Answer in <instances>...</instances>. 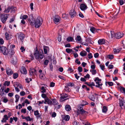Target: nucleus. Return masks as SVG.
Returning a JSON list of instances; mask_svg holds the SVG:
<instances>
[{"instance_id": "19", "label": "nucleus", "mask_w": 125, "mask_h": 125, "mask_svg": "<svg viewBox=\"0 0 125 125\" xmlns=\"http://www.w3.org/2000/svg\"><path fill=\"white\" fill-rule=\"evenodd\" d=\"M44 103L45 104H46V103L48 104H52V102L51 100H50L48 98H47L46 99H44Z\"/></svg>"}, {"instance_id": "52", "label": "nucleus", "mask_w": 125, "mask_h": 125, "mask_svg": "<svg viewBox=\"0 0 125 125\" xmlns=\"http://www.w3.org/2000/svg\"><path fill=\"white\" fill-rule=\"evenodd\" d=\"M102 80L101 79H99V78L98 77H96L95 78V79L94 80V81H98L99 82H100Z\"/></svg>"}, {"instance_id": "12", "label": "nucleus", "mask_w": 125, "mask_h": 125, "mask_svg": "<svg viewBox=\"0 0 125 125\" xmlns=\"http://www.w3.org/2000/svg\"><path fill=\"white\" fill-rule=\"evenodd\" d=\"M76 13L75 11L74 10H70L69 13V14L71 16V18H73L76 15Z\"/></svg>"}, {"instance_id": "64", "label": "nucleus", "mask_w": 125, "mask_h": 125, "mask_svg": "<svg viewBox=\"0 0 125 125\" xmlns=\"http://www.w3.org/2000/svg\"><path fill=\"white\" fill-rule=\"evenodd\" d=\"M33 3H31L30 4V8L31 10H33Z\"/></svg>"}, {"instance_id": "54", "label": "nucleus", "mask_w": 125, "mask_h": 125, "mask_svg": "<svg viewBox=\"0 0 125 125\" xmlns=\"http://www.w3.org/2000/svg\"><path fill=\"white\" fill-rule=\"evenodd\" d=\"M26 109L25 108L24 109H22L21 110V112L22 113H23L24 114H25L26 113Z\"/></svg>"}, {"instance_id": "33", "label": "nucleus", "mask_w": 125, "mask_h": 125, "mask_svg": "<svg viewBox=\"0 0 125 125\" xmlns=\"http://www.w3.org/2000/svg\"><path fill=\"white\" fill-rule=\"evenodd\" d=\"M66 51L68 53H70L71 52H73L72 50L70 48L66 49Z\"/></svg>"}, {"instance_id": "53", "label": "nucleus", "mask_w": 125, "mask_h": 125, "mask_svg": "<svg viewBox=\"0 0 125 125\" xmlns=\"http://www.w3.org/2000/svg\"><path fill=\"white\" fill-rule=\"evenodd\" d=\"M56 113L55 112H54L52 114V117H54L56 116Z\"/></svg>"}, {"instance_id": "10", "label": "nucleus", "mask_w": 125, "mask_h": 125, "mask_svg": "<svg viewBox=\"0 0 125 125\" xmlns=\"http://www.w3.org/2000/svg\"><path fill=\"white\" fill-rule=\"evenodd\" d=\"M88 8L87 5L84 4L82 3L80 6V8L82 11H84Z\"/></svg>"}, {"instance_id": "22", "label": "nucleus", "mask_w": 125, "mask_h": 125, "mask_svg": "<svg viewBox=\"0 0 125 125\" xmlns=\"http://www.w3.org/2000/svg\"><path fill=\"white\" fill-rule=\"evenodd\" d=\"M87 54V52L84 51H81L80 53V55L81 56L83 57L85 56Z\"/></svg>"}, {"instance_id": "62", "label": "nucleus", "mask_w": 125, "mask_h": 125, "mask_svg": "<svg viewBox=\"0 0 125 125\" xmlns=\"http://www.w3.org/2000/svg\"><path fill=\"white\" fill-rule=\"evenodd\" d=\"M100 67L101 69L102 70H104V65H100Z\"/></svg>"}, {"instance_id": "21", "label": "nucleus", "mask_w": 125, "mask_h": 125, "mask_svg": "<svg viewBox=\"0 0 125 125\" xmlns=\"http://www.w3.org/2000/svg\"><path fill=\"white\" fill-rule=\"evenodd\" d=\"M21 72L23 74H26L27 73V70L24 67H22Z\"/></svg>"}, {"instance_id": "49", "label": "nucleus", "mask_w": 125, "mask_h": 125, "mask_svg": "<svg viewBox=\"0 0 125 125\" xmlns=\"http://www.w3.org/2000/svg\"><path fill=\"white\" fill-rule=\"evenodd\" d=\"M88 58L90 59H91L93 58V56L92 55V54L91 53H89L88 55Z\"/></svg>"}, {"instance_id": "23", "label": "nucleus", "mask_w": 125, "mask_h": 125, "mask_svg": "<svg viewBox=\"0 0 125 125\" xmlns=\"http://www.w3.org/2000/svg\"><path fill=\"white\" fill-rule=\"evenodd\" d=\"M65 109L67 111H69L71 110V107L70 105H66L65 106Z\"/></svg>"}, {"instance_id": "39", "label": "nucleus", "mask_w": 125, "mask_h": 125, "mask_svg": "<svg viewBox=\"0 0 125 125\" xmlns=\"http://www.w3.org/2000/svg\"><path fill=\"white\" fill-rule=\"evenodd\" d=\"M90 72L92 73V75H95L96 73V71L95 70H90Z\"/></svg>"}, {"instance_id": "5", "label": "nucleus", "mask_w": 125, "mask_h": 125, "mask_svg": "<svg viewBox=\"0 0 125 125\" xmlns=\"http://www.w3.org/2000/svg\"><path fill=\"white\" fill-rule=\"evenodd\" d=\"M0 52H1L4 55H7L8 54V50L5 47L1 46L0 47Z\"/></svg>"}, {"instance_id": "57", "label": "nucleus", "mask_w": 125, "mask_h": 125, "mask_svg": "<svg viewBox=\"0 0 125 125\" xmlns=\"http://www.w3.org/2000/svg\"><path fill=\"white\" fill-rule=\"evenodd\" d=\"M99 55V54L98 53H96L94 54V57L95 58H98Z\"/></svg>"}, {"instance_id": "47", "label": "nucleus", "mask_w": 125, "mask_h": 125, "mask_svg": "<svg viewBox=\"0 0 125 125\" xmlns=\"http://www.w3.org/2000/svg\"><path fill=\"white\" fill-rule=\"evenodd\" d=\"M76 39L77 41H80L81 40V36L79 35L77 36L76 38Z\"/></svg>"}, {"instance_id": "31", "label": "nucleus", "mask_w": 125, "mask_h": 125, "mask_svg": "<svg viewBox=\"0 0 125 125\" xmlns=\"http://www.w3.org/2000/svg\"><path fill=\"white\" fill-rule=\"evenodd\" d=\"M106 83H107L110 86H112L114 85V83L113 82H106L105 84L106 86H107Z\"/></svg>"}, {"instance_id": "27", "label": "nucleus", "mask_w": 125, "mask_h": 125, "mask_svg": "<svg viewBox=\"0 0 125 125\" xmlns=\"http://www.w3.org/2000/svg\"><path fill=\"white\" fill-rule=\"evenodd\" d=\"M52 104L54 105H57V103H58L56 101V99H52Z\"/></svg>"}, {"instance_id": "16", "label": "nucleus", "mask_w": 125, "mask_h": 125, "mask_svg": "<svg viewBox=\"0 0 125 125\" xmlns=\"http://www.w3.org/2000/svg\"><path fill=\"white\" fill-rule=\"evenodd\" d=\"M8 120V115H7L5 114L4 115L3 117L2 118V119L1 120V122L3 123L6 122V121Z\"/></svg>"}, {"instance_id": "18", "label": "nucleus", "mask_w": 125, "mask_h": 125, "mask_svg": "<svg viewBox=\"0 0 125 125\" xmlns=\"http://www.w3.org/2000/svg\"><path fill=\"white\" fill-rule=\"evenodd\" d=\"M13 6H9L7 9H5L4 12L5 13H8L10 11V10L13 9Z\"/></svg>"}, {"instance_id": "26", "label": "nucleus", "mask_w": 125, "mask_h": 125, "mask_svg": "<svg viewBox=\"0 0 125 125\" xmlns=\"http://www.w3.org/2000/svg\"><path fill=\"white\" fill-rule=\"evenodd\" d=\"M99 30V29H96L94 27H92L91 28L90 30L91 32L94 33L95 32L97 31V30Z\"/></svg>"}, {"instance_id": "7", "label": "nucleus", "mask_w": 125, "mask_h": 125, "mask_svg": "<svg viewBox=\"0 0 125 125\" xmlns=\"http://www.w3.org/2000/svg\"><path fill=\"white\" fill-rule=\"evenodd\" d=\"M85 41L86 42L85 43L83 42L82 44L84 45L87 46L88 45V43L92 44L91 39L89 37L86 38Z\"/></svg>"}, {"instance_id": "30", "label": "nucleus", "mask_w": 125, "mask_h": 125, "mask_svg": "<svg viewBox=\"0 0 125 125\" xmlns=\"http://www.w3.org/2000/svg\"><path fill=\"white\" fill-rule=\"evenodd\" d=\"M70 117L69 115H66L65 116L64 118V120H65L66 121H68L69 120Z\"/></svg>"}, {"instance_id": "11", "label": "nucleus", "mask_w": 125, "mask_h": 125, "mask_svg": "<svg viewBox=\"0 0 125 125\" xmlns=\"http://www.w3.org/2000/svg\"><path fill=\"white\" fill-rule=\"evenodd\" d=\"M17 61V58L16 56H14L11 60V63L13 65H15Z\"/></svg>"}, {"instance_id": "56", "label": "nucleus", "mask_w": 125, "mask_h": 125, "mask_svg": "<svg viewBox=\"0 0 125 125\" xmlns=\"http://www.w3.org/2000/svg\"><path fill=\"white\" fill-rule=\"evenodd\" d=\"M4 43V41L3 39L2 38L0 39V44H3Z\"/></svg>"}, {"instance_id": "43", "label": "nucleus", "mask_w": 125, "mask_h": 125, "mask_svg": "<svg viewBox=\"0 0 125 125\" xmlns=\"http://www.w3.org/2000/svg\"><path fill=\"white\" fill-rule=\"evenodd\" d=\"M62 17L64 19H65L67 17V15L66 14H63L62 15Z\"/></svg>"}, {"instance_id": "36", "label": "nucleus", "mask_w": 125, "mask_h": 125, "mask_svg": "<svg viewBox=\"0 0 125 125\" xmlns=\"http://www.w3.org/2000/svg\"><path fill=\"white\" fill-rule=\"evenodd\" d=\"M10 82L9 81H5L4 84V86H8L10 85Z\"/></svg>"}, {"instance_id": "37", "label": "nucleus", "mask_w": 125, "mask_h": 125, "mask_svg": "<svg viewBox=\"0 0 125 125\" xmlns=\"http://www.w3.org/2000/svg\"><path fill=\"white\" fill-rule=\"evenodd\" d=\"M61 99H60V101L61 102H62L67 99H68V98H67L66 99H65L63 97V95L61 96V97L60 98Z\"/></svg>"}, {"instance_id": "15", "label": "nucleus", "mask_w": 125, "mask_h": 125, "mask_svg": "<svg viewBox=\"0 0 125 125\" xmlns=\"http://www.w3.org/2000/svg\"><path fill=\"white\" fill-rule=\"evenodd\" d=\"M119 104L120 107H121L124 105V104L125 103V101L123 98L121 99H119Z\"/></svg>"}, {"instance_id": "1", "label": "nucleus", "mask_w": 125, "mask_h": 125, "mask_svg": "<svg viewBox=\"0 0 125 125\" xmlns=\"http://www.w3.org/2000/svg\"><path fill=\"white\" fill-rule=\"evenodd\" d=\"M30 24L31 26H34L36 28H38L42 25L43 20L40 16H38L36 19H28Z\"/></svg>"}, {"instance_id": "25", "label": "nucleus", "mask_w": 125, "mask_h": 125, "mask_svg": "<svg viewBox=\"0 0 125 125\" xmlns=\"http://www.w3.org/2000/svg\"><path fill=\"white\" fill-rule=\"evenodd\" d=\"M107 110V108L106 106H104L103 107V108L102 109L103 112L105 113L106 112Z\"/></svg>"}, {"instance_id": "13", "label": "nucleus", "mask_w": 125, "mask_h": 125, "mask_svg": "<svg viewBox=\"0 0 125 125\" xmlns=\"http://www.w3.org/2000/svg\"><path fill=\"white\" fill-rule=\"evenodd\" d=\"M6 72L7 74L8 75L12 74L13 72L12 70L9 68H6Z\"/></svg>"}, {"instance_id": "40", "label": "nucleus", "mask_w": 125, "mask_h": 125, "mask_svg": "<svg viewBox=\"0 0 125 125\" xmlns=\"http://www.w3.org/2000/svg\"><path fill=\"white\" fill-rule=\"evenodd\" d=\"M124 1L123 0H120L119 1V3L121 5H123L124 3H125V0H124Z\"/></svg>"}, {"instance_id": "51", "label": "nucleus", "mask_w": 125, "mask_h": 125, "mask_svg": "<svg viewBox=\"0 0 125 125\" xmlns=\"http://www.w3.org/2000/svg\"><path fill=\"white\" fill-rule=\"evenodd\" d=\"M88 104V103L87 102L84 101H82V105L83 106L85 105H87Z\"/></svg>"}, {"instance_id": "34", "label": "nucleus", "mask_w": 125, "mask_h": 125, "mask_svg": "<svg viewBox=\"0 0 125 125\" xmlns=\"http://www.w3.org/2000/svg\"><path fill=\"white\" fill-rule=\"evenodd\" d=\"M107 57L110 60H112L114 58V56L113 55L108 54L107 55Z\"/></svg>"}, {"instance_id": "6", "label": "nucleus", "mask_w": 125, "mask_h": 125, "mask_svg": "<svg viewBox=\"0 0 125 125\" xmlns=\"http://www.w3.org/2000/svg\"><path fill=\"white\" fill-rule=\"evenodd\" d=\"M18 38L20 39L22 42L23 41V39L25 38L24 34L21 32L17 33Z\"/></svg>"}, {"instance_id": "2", "label": "nucleus", "mask_w": 125, "mask_h": 125, "mask_svg": "<svg viewBox=\"0 0 125 125\" xmlns=\"http://www.w3.org/2000/svg\"><path fill=\"white\" fill-rule=\"evenodd\" d=\"M35 52L34 53V55L36 59H42L44 55L43 51L40 50L38 51L37 48H36Z\"/></svg>"}, {"instance_id": "24", "label": "nucleus", "mask_w": 125, "mask_h": 125, "mask_svg": "<svg viewBox=\"0 0 125 125\" xmlns=\"http://www.w3.org/2000/svg\"><path fill=\"white\" fill-rule=\"evenodd\" d=\"M14 83L15 85L17 86V87H19L20 89L22 88V85L19 82H16Z\"/></svg>"}, {"instance_id": "29", "label": "nucleus", "mask_w": 125, "mask_h": 125, "mask_svg": "<svg viewBox=\"0 0 125 125\" xmlns=\"http://www.w3.org/2000/svg\"><path fill=\"white\" fill-rule=\"evenodd\" d=\"M9 53L10 54V57H12V55L14 54V51L13 49L11 50L10 52H8V53Z\"/></svg>"}, {"instance_id": "4", "label": "nucleus", "mask_w": 125, "mask_h": 125, "mask_svg": "<svg viewBox=\"0 0 125 125\" xmlns=\"http://www.w3.org/2000/svg\"><path fill=\"white\" fill-rule=\"evenodd\" d=\"M88 114V112L84 110L83 109H78L77 110V115L81 114L85 116L87 115Z\"/></svg>"}, {"instance_id": "42", "label": "nucleus", "mask_w": 125, "mask_h": 125, "mask_svg": "<svg viewBox=\"0 0 125 125\" xmlns=\"http://www.w3.org/2000/svg\"><path fill=\"white\" fill-rule=\"evenodd\" d=\"M26 120L27 121H31L32 120V119L29 116H28L27 117H26Z\"/></svg>"}, {"instance_id": "61", "label": "nucleus", "mask_w": 125, "mask_h": 125, "mask_svg": "<svg viewBox=\"0 0 125 125\" xmlns=\"http://www.w3.org/2000/svg\"><path fill=\"white\" fill-rule=\"evenodd\" d=\"M28 17L26 15H23L22 16V18L23 19L26 20Z\"/></svg>"}, {"instance_id": "46", "label": "nucleus", "mask_w": 125, "mask_h": 125, "mask_svg": "<svg viewBox=\"0 0 125 125\" xmlns=\"http://www.w3.org/2000/svg\"><path fill=\"white\" fill-rule=\"evenodd\" d=\"M39 111L38 110L34 111V114L35 116L37 115H39Z\"/></svg>"}, {"instance_id": "58", "label": "nucleus", "mask_w": 125, "mask_h": 125, "mask_svg": "<svg viewBox=\"0 0 125 125\" xmlns=\"http://www.w3.org/2000/svg\"><path fill=\"white\" fill-rule=\"evenodd\" d=\"M114 51L115 53H118L119 52L120 50L119 49H115L114 50Z\"/></svg>"}, {"instance_id": "8", "label": "nucleus", "mask_w": 125, "mask_h": 125, "mask_svg": "<svg viewBox=\"0 0 125 125\" xmlns=\"http://www.w3.org/2000/svg\"><path fill=\"white\" fill-rule=\"evenodd\" d=\"M30 75H36V70L32 68H30L29 70Z\"/></svg>"}, {"instance_id": "14", "label": "nucleus", "mask_w": 125, "mask_h": 125, "mask_svg": "<svg viewBox=\"0 0 125 125\" xmlns=\"http://www.w3.org/2000/svg\"><path fill=\"white\" fill-rule=\"evenodd\" d=\"M59 17L58 16L56 15L54 16L53 20L55 24H56L59 22Z\"/></svg>"}, {"instance_id": "17", "label": "nucleus", "mask_w": 125, "mask_h": 125, "mask_svg": "<svg viewBox=\"0 0 125 125\" xmlns=\"http://www.w3.org/2000/svg\"><path fill=\"white\" fill-rule=\"evenodd\" d=\"M43 48L44 50V54H46L47 53L48 51H49V48L48 46H43Z\"/></svg>"}, {"instance_id": "32", "label": "nucleus", "mask_w": 125, "mask_h": 125, "mask_svg": "<svg viewBox=\"0 0 125 125\" xmlns=\"http://www.w3.org/2000/svg\"><path fill=\"white\" fill-rule=\"evenodd\" d=\"M18 74L17 73H14L13 74V78L14 79H16L18 77Z\"/></svg>"}, {"instance_id": "50", "label": "nucleus", "mask_w": 125, "mask_h": 125, "mask_svg": "<svg viewBox=\"0 0 125 125\" xmlns=\"http://www.w3.org/2000/svg\"><path fill=\"white\" fill-rule=\"evenodd\" d=\"M74 84L73 83H68L67 85L69 86H72L74 85Z\"/></svg>"}, {"instance_id": "45", "label": "nucleus", "mask_w": 125, "mask_h": 125, "mask_svg": "<svg viewBox=\"0 0 125 125\" xmlns=\"http://www.w3.org/2000/svg\"><path fill=\"white\" fill-rule=\"evenodd\" d=\"M49 62V61L48 60H45L44 61V64L45 65H47Z\"/></svg>"}, {"instance_id": "35", "label": "nucleus", "mask_w": 125, "mask_h": 125, "mask_svg": "<svg viewBox=\"0 0 125 125\" xmlns=\"http://www.w3.org/2000/svg\"><path fill=\"white\" fill-rule=\"evenodd\" d=\"M5 37L6 40H9V34L7 32H6L5 33Z\"/></svg>"}, {"instance_id": "48", "label": "nucleus", "mask_w": 125, "mask_h": 125, "mask_svg": "<svg viewBox=\"0 0 125 125\" xmlns=\"http://www.w3.org/2000/svg\"><path fill=\"white\" fill-rule=\"evenodd\" d=\"M78 70L79 72H82V67L80 66L78 67Z\"/></svg>"}, {"instance_id": "55", "label": "nucleus", "mask_w": 125, "mask_h": 125, "mask_svg": "<svg viewBox=\"0 0 125 125\" xmlns=\"http://www.w3.org/2000/svg\"><path fill=\"white\" fill-rule=\"evenodd\" d=\"M4 91L0 90V95L1 96H3V95L4 94Z\"/></svg>"}, {"instance_id": "60", "label": "nucleus", "mask_w": 125, "mask_h": 125, "mask_svg": "<svg viewBox=\"0 0 125 125\" xmlns=\"http://www.w3.org/2000/svg\"><path fill=\"white\" fill-rule=\"evenodd\" d=\"M20 94L21 96H24L25 94V93L24 92L22 91L21 92Z\"/></svg>"}, {"instance_id": "63", "label": "nucleus", "mask_w": 125, "mask_h": 125, "mask_svg": "<svg viewBox=\"0 0 125 125\" xmlns=\"http://www.w3.org/2000/svg\"><path fill=\"white\" fill-rule=\"evenodd\" d=\"M85 79V78L84 77H82L80 79V80L82 82H86V80Z\"/></svg>"}, {"instance_id": "9", "label": "nucleus", "mask_w": 125, "mask_h": 125, "mask_svg": "<svg viewBox=\"0 0 125 125\" xmlns=\"http://www.w3.org/2000/svg\"><path fill=\"white\" fill-rule=\"evenodd\" d=\"M123 36V33L120 32H118L114 34V37L117 39H119L121 38Z\"/></svg>"}, {"instance_id": "28", "label": "nucleus", "mask_w": 125, "mask_h": 125, "mask_svg": "<svg viewBox=\"0 0 125 125\" xmlns=\"http://www.w3.org/2000/svg\"><path fill=\"white\" fill-rule=\"evenodd\" d=\"M67 40L68 42H72L74 40L73 38L71 37H69L67 38Z\"/></svg>"}, {"instance_id": "3", "label": "nucleus", "mask_w": 125, "mask_h": 125, "mask_svg": "<svg viewBox=\"0 0 125 125\" xmlns=\"http://www.w3.org/2000/svg\"><path fill=\"white\" fill-rule=\"evenodd\" d=\"M9 14L3 13L1 14L0 15L1 20L2 22L3 23H5L6 21L8 18V16Z\"/></svg>"}, {"instance_id": "44", "label": "nucleus", "mask_w": 125, "mask_h": 125, "mask_svg": "<svg viewBox=\"0 0 125 125\" xmlns=\"http://www.w3.org/2000/svg\"><path fill=\"white\" fill-rule=\"evenodd\" d=\"M96 82V84H97V85H96L95 86L96 87H100L99 84L100 83V82H99L98 81H95Z\"/></svg>"}, {"instance_id": "59", "label": "nucleus", "mask_w": 125, "mask_h": 125, "mask_svg": "<svg viewBox=\"0 0 125 125\" xmlns=\"http://www.w3.org/2000/svg\"><path fill=\"white\" fill-rule=\"evenodd\" d=\"M30 18L29 19H35L33 16V14H31L30 16Z\"/></svg>"}, {"instance_id": "38", "label": "nucleus", "mask_w": 125, "mask_h": 125, "mask_svg": "<svg viewBox=\"0 0 125 125\" xmlns=\"http://www.w3.org/2000/svg\"><path fill=\"white\" fill-rule=\"evenodd\" d=\"M41 90H42L41 91V93H44L46 92V89H45L44 87V86H42V87L41 88Z\"/></svg>"}, {"instance_id": "41", "label": "nucleus", "mask_w": 125, "mask_h": 125, "mask_svg": "<svg viewBox=\"0 0 125 125\" xmlns=\"http://www.w3.org/2000/svg\"><path fill=\"white\" fill-rule=\"evenodd\" d=\"M41 96L42 98H44L45 99H46L47 98H48L46 95L44 94H42Z\"/></svg>"}, {"instance_id": "20", "label": "nucleus", "mask_w": 125, "mask_h": 125, "mask_svg": "<svg viewBox=\"0 0 125 125\" xmlns=\"http://www.w3.org/2000/svg\"><path fill=\"white\" fill-rule=\"evenodd\" d=\"M105 43L104 39H99L98 41V43L99 44H104Z\"/></svg>"}]
</instances>
